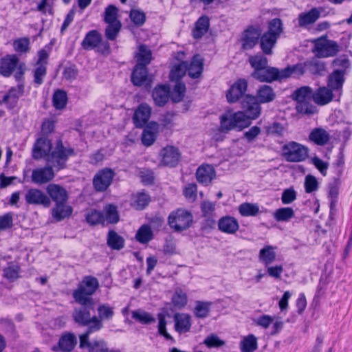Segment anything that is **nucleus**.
Masks as SVG:
<instances>
[{"instance_id": "nucleus-1", "label": "nucleus", "mask_w": 352, "mask_h": 352, "mask_svg": "<svg viewBox=\"0 0 352 352\" xmlns=\"http://www.w3.org/2000/svg\"><path fill=\"white\" fill-rule=\"evenodd\" d=\"M241 108L243 111L234 112L228 110L220 116L221 131H241L250 125L251 120L256 119L261 115V107L252 95L245 96L241 102Z\"/></svg>"}, {"instance_id": "nucleus-2", "label": "nucleus", "mask_w": 352, "mask_h": 352, "mask_svg": "<svg viewBox=\"0 0 352 352\" xmlns=\"http://www.w3.org/2000/svg\"><path fill=\"white\" fill-rule=\"evenodd\" d=\"M73 155L74 149L65 146L62 141L58 140L52 147L51 142L45 137L37 139L32 153L34 159L45 157L48 164L57 170L63 168L68 158Z\"/></svg>"}, {"instance_id": "nucleus-3", "label": "nucleus", "mask_w": 352, "mask_h": 352, "mask_svg": "<svg viewBox=\"0 0 352 352\" xmlns=\"http://www.w3.org/2000/svg\"><path fill=\"white\" fill-rule=\"evenodd\" d=\"M135 58L137 65L133 71L131 81L133 85L141 86L147 79L148 72L146 66L151 60V52L146 45H141L139 46Z\"/></svg>"}, {"instance_id": "nucleus-4", "label": "nucleus", "mask_w": 352, "mask_h": 352, "mask_svg": "<svg viewBox=\"0 0 352 352\" xmlns=\"http://www.w3.org/2000/svg\"><path fill=\"white\" fill-rule=\"evenodd\" d=\"M98 287V280L93 276H85L73 292L75 301L81 305H94L91 296Z\"/></svg>"}, {"instance_id": "nucleus-5", "label": "nucleus", "mask_w": 352, "mask_h": 352, "mask_svg": "<svg viewBox=\"0 0 352 352\" xmlns=\"http://www.w3.org/2000/svg\"><path fill=\"white\" fill-rule=\"evenodd\" d=\"M312 90L309 87H302L293 94V98L297 102L296 110L305 114H313L314 107L311 103Z\"/></svg>"}, {"instance_id": "nucleus-6", "label": "nucleus", "mask_w": 352, "mask_h": 352, "mask_svg": "<svg viewBox=\"0 0 352 352\" xmlns=\"http://www.w3.org/2000/svg\"><path fill=\"white\" fill-rule=\"evenodd\" d=\"M283 155L288 162H298L308 157V148L296 142H289L283 147Z\"/></svg>"}, {"instance_id": "nucleus-7", "label": "nucleus", "mask_w": 352, "mask_h": 352, "mask_svg": "<svg viewBox=\"0 0 352 352\" xmlns=\"http://www.w3.org/2000/svg\"><path fill=\"white\" fill-rule=\"evenodd\" d=\"M192 221V217L190 212L184 209H178L172 212L168 217L170 227L176 231L187 229Z\"/></svg>"}, {"instance_id": "nucleus-8", "label": "nucleus", "mask_w": 352, "mask_h": 352, "mask_svg": "<svg viewBox=\"0 0 352 352\" xmlns=\"http://www.w3.org/2000/svg\"><path fill=\"white\" fill-rule=\"evenodd\" d=\"M338 44L329 40L319 38L315 41L314 52L319 58H327L335 56L338 52Z\"/></svg>"}, {"instance_id": "nucleus-9", "label": "nucleus", "mask_w": 352, "mask_h": 352, "mask_svg": "<svg viewBox=\"0 0 352 352\" xmlns=\"http://www.w3.org/2000/svg\"><path fill=\"white\" fill-rule=\"evenodd\" d=\"M50 52L42 49L38 52V60L36 63V68L34 72V82L41 85L43 82V78L47 73L46 66L49 58Z\"/></svg>"}, {"instance_id": "nucleus-10", "label": "nucleus", "mask_w": 352, "mask_h": 352, "mask_svg": "<svg viewBox=\"0 0 352 352\" xmlns=\"http://www.w3.org/2000/svg\"><path fill=\"white\" fill-rule=\"evenodd\" d=\"M83 307L75 309L73 313V318L76 322L81 325H95L96 321L100 322L96 316H91L90 309H93L94 305H82Z\"/></svg>"}, {"instance_id": "nucleus-11", "label": "nucleus", "mask_w": 352, "mask_h": 352, "mask_svg": "<svg viewBox=\"0 0 352 352\" xmlns=\"http://www.w3.org/2000/svg\"><path fill=\"white\" fill-rule=\"evenodd\" d=\"M24 87L23 85H18L16 87H11L6 93L0 100L1 104H4L9 110L14 109L18 103L19 98L23 95Z\"/></svg>"}, {"instance_id": "nucleus-12", "label": "nucleus", "mask_w": 352, "mask_h": 352, "mask_svg": "<svg viewBox=\"0 0 352 352\" xmlns=\"http://www.w3.org/2000/svg\"><path fill=\"white\" fill-rule=\"evenodd\" d=\"M25 201L28 204L41 205L48 208L51 204L50 198L43 191L37 188H30L25 195Z\"/></svg>"}, {"instance_id": "nucleus-13", "label": "nucleus", "mask_w": 352, "mask_h": 352, "mask_svg": "<svg viewBox=\"0 0 352 352\" xmlns=\"http://www.w3.org/2000/svg\"><path fill=\"white\" fill-rule=\"evenodd\" d=\"M261 36V30L253 26L248 27L242 34L241 45L243 50L252 49Z\"/></svg>"}, {"instance_id": "nucleus-14", "label": "nucleus", "mask_w": 352, "mask_h": 352, "mask_svg": "<svg viewBox=\"0 0 352 352\" xmlns=\"http://www.w3.org/2000/svg\"><path fill=\"white\" fill-rule=\"evenodd\" d=\"M248 82L244 79L236 80L227 91L226 98L228 102L234 103L241 98L247 90Z\"/></svg>"}, {"instance_id": "nucleus-15", "label": "nucleus", "mask_w": 352, "mask_h": 352, "mask_svg": "<svg viewBox=\"0 0 352 352\" xmlns=\"http://www.w3.org/2000/svg\"><path fill=\"white\" fill-rule=\"evenodd\" d=\"M252 76L261 82H270L276 80L283 79V77H281V70L267 66L258 72H253Z\"/></svg>"}, {"instance_id": "nucleus-16", "label": "nucleus", "mask_w": 352, "mask_h": 352, "mask_svg": "<svg viewBox=\"0 0 352 352\" xmlns=\"http://www.w3.org/2000/svg\"><path fill=\"white\" fill-rule=\"evenodd\" d=\"M114 174L111 169H103L98 172L94 178V186L98 191H104L111 184Z\"/></svg>"}, {"instance_id": "nucleus-17", "label": "nucleus", "mask_w": 352, "mask_h": 352, "mask_svg": "<svg viewBox=\"0 0 352 352\" xmlns=\"http://www.w3.org/2000/svg\"><path fill=\"white\" fill-rule=\"evenodd\" d=\"M77 344V338L74 333H65L61 336L58 345L54 346V351L70 352Z\"/></svg>"}, {"instance_id": "nucleus-18", "label": "nucleus", "mask_w": 352, "mask_h": 352, "mask_svg": "<svg viewBox=\"0 0 352 352\" xmlns=\"http://www.w3.org/2000/svg\"><path fill=\"white\" fill-rule=\"evenodd\" d=\"M162 157L161 163L164 166H175L177 164L180 153L178 149L174 146H166L160 153Z\"/></svg>"}, {"instance_id": "nucleus-19", "label": "nucleus", "mask_w": 352, "mask_h": 352, "mask_svg": "<svg viewBox=\"0 0 352 352\" xmlns=\"http://www.w3.org/2000/svg\"><path fill=\"white\" fill-rule=\"evenodd\" d=\"M151 113V109L147 104H140L133 116V121L135 126L138 128L143 127L149 120Z\"/></svg>"}, {"instance_id": "nucleus-20", "label": "nucleus", "mask_w": 352, "mask_h": 352, "mask_svg": "<svg viewBox=\"0 0 352 352\" xmlns=\"http://www.w3.org/2000/svg\"><path fill=\"white\" fill-rule=\"evenodd\" d=\"M52 166L36 168L32 171V181L36 184H43L51 181L54 177Z\"/></svg>"}, {"instance_id": "nucleus-21", "label": "nucleus", "mask_w": 352, "mask_h": 352, "mask_svg": "<svg viewBox=\"0 0 352 352\" xmlns=\"http://www.w3.org/2000/svg\"><path fill=\"white\" fill-rule=\"evenodd\" d=\"M46 191L50 197L56 204L66 202L68 198L67 190L62 186L50 184L47 186Z\"/></svg>"}, {"instance_id": "nucleus-22", "label": "nucleus", "mask_w": 352, "mask_h": 352, "mask_svg": "<svg viewBox=\"0 0 352 352\" xmlns=\"http://www.w3.org/2000/svg\"><path fill=\"white\" fill-rule=\"evenodd\" d=\"M215 170L212 166L209 164H202L196 172L197 181L203 185L207 186L215 177Z\"/></svg>"}, {"instance_id": "nucleus-23", "label": "nucleus", "mask_w": 352, "mask_h": 352, "mask_svg": "<svg viewBox=\"0 0 352 352\" xmlns=\"http://www.w3.org/2000/svg\"><path fill=\"white\" fill-rule=\"evenodd\" d=\"M160 125L151 122L144 129L142 135V142L146 146H151L155 141L159 133Z\"/></svg>"}, {"instance_id": "nucleus-24", "label": "nucleus", "mask_w": 352, "mask_h": 352, "mask_svg": "<svg viewBox=\"0 0 352 352\" xmlns=\"http://www.w3.org/2000/svg\"><path fill=\"white\" fill-rule=\"evenodd\" d=\"M218 228L220 231L227 234H234L239 228L238 221L233 217L224 216L219 219Z\"/></svg>"}, {"instance_id": "nucleus-25", "label": "nucleus", "mask_w": 352, "mask_h": 352, "mask_svg": "<svg viewBox=\"0 0 352 352\" xmlns=\"http://www.w3.org/2000/svg\"><path fill=\"white\" fill-rule=\"evenodd\" d=\"M277 248L273 245H265L258 252V261L265 266H268L276 261Z\"/></svg>"}, {"instance_id": "nucleus-26", "label": "nucleus", "mask_w": 352, "mask_h": 352, "mask_svg": "<svg viewBox=\"0 0 352 352\" xmlns=\"http://www.w3.org/2000/svg\"><path fill=\"white\" fill-rule=\"evenodd\" d=\"M18 58L16 55H7L0 60V74L8 77L11 75L17 65Z\"/></svg>"}, {"instance_id": "nucleus-27", "label": "nucleus", "mask_w": 352, "mask_h": 352, "mask_svg": "<svg viewBox=\"0 0 352 352\" xmlns=\"http://www.w3.org/2000/svg\"><path fill=\"white\" fill-rule=\"evenodd\" d=\"M175 329L179 333H185L191 327V317L187 314H176L174 316Z\"/></svg>"}, {"instance_id": "nucleus-28", "label": "nucleus", "mask_w": 352, "mask_h": 352, "mask_svg": "<svg viewBox=\"0 0 352 352\" xmlns=\"http://www.w3.org/2000/svg\"><path fill=\"white\" fill-rule=\"evenodd\" d=\"M333 91L326 87H319L312 95L314 102L318 105L329 103L333 99Z\"/></svg>"}, {"instance_id": "nucleus-29", "label": "nucleus", "mask_w": 352, "mask_h": 352, "mask_svg": "<svg viewBox=\"0 0 352 352\" xmlns=\"http://www.w3.org/2000/svg\"><path fill=\"white\" fill-rule=\"evenodd\" d=\"M256 102L260 105L261 103H268L273 101L276 97V94L273 89L268 85H263L260 87L257 91Z\"/></svg>"}, {"instance_id": "nucleus-30", "label": "nucleus", "mask_w": 352, "mask_h": 352, "mask_svg": "<svg viewBox=\"0 0 352 352\" xmlns=\"http://www.w3.org/2000/svg\"><path fill=\"white\" fill-rule=\"evenodd\" d=\"M153 98L157 106H164L168 100L170 89L166 85H159L153 91Z\"/></svg>"}, {"instance_id": "nucleus-31", "label": "nucleus", "mask_w": 352, "mask_h": 352, "mask_svg": "<svg viewBox=\"0 0 352 352\" xmlns=\"http://www.w3.org/2000/svg\"><path fill=\"white\" fill-rule=\"evenodd\" d=\"M344 70H334L329 76L328 87L332 91H339L342 89L344 81Z\"/></svg>"}, {"instance_id": "nucleus-32", "label": "nucleus", "mask_w": 352, "mask_h": 352, "mask_svg": "<svg viewBox=\"0 0 352 352\" xmlns=\"http://www.w3.org/2000/svg\"><path fill=\"white\" fill-rule=\"evenodd\" d=\"M330 139L329 133L322 128L313 129L309 135V140L319 146L325 145Z\"/></svg>"}, {"instance_id": "nucleus-33", "label": "nucleus", "mask_w": 352, "mask_h": 352, "mask_svg": "<svg viewBox=\"0 0 352 352\" xmlns=\"http://www.w3.org/2000/svg\"><path fill=\"white\" fill-rule=\"evenodd\" d=\"M259 38L260 47L263 52L266 55H271L272 54V49L274 47L278 38L266 32Z\"/></svg>"}, {"instance_id": "nucleus-34", "label": "nucleus", "mask_w": 352, "mask_h": 352, "mask_svg": "<svg viewBox=\"0 0 352 352\" xmlns=\"http://www.w3.org/2000/svg\"><path fill=\"white\" fill-rule=\"evenodd\" d=\"M320 16V12L317 8H312L309 12H302L298 15V25L307 27L315 23Z\"/></svg>"}, {"instance_id": "nucleus-35", "label": "nucleus", "mask_w": 352, "mask_h": 352, "mask_svg": "<svg viewBox=\"0 0 352 352\" xmlns=\"http://www.w3.org/2000/svg\"><path fill=\"white\" fill-rule=\"evenodd\" d=\"M307 70L308 69L306 61L304 63L288 66L286 68L281 69V77H283V79L292 76L298 77L303 75Z\"/></svg>"}, {"instance_id": "nucleus-36", "label": "nucleus", "mask_w": 352, "mask_h": 352, "mask_svg": "<svg viewBox=\"0 0 352 352\" xmlns=\"http://www.w3.org/2000/svg\"><path fill=\"white\" fill-rule=\"evenodd\" d=\"M101 41V35L96 30H91L86 34L82 42V46L85 50H92L97 47Z\"/></svg>"}, {"instance_id": "nucleus-37", "label": "nucleus", "mask_w": 352, "mask_h": 352, "mask_svg": "<svg viewBox=\"0 0 352 352\" xmlns=\"http://www.w3.org/2000/svg\"><path fill=\"white\" fill-rule=\"evenodd\" d=\"M72 207L68 205H65V203H62L56 205V206L52 209V215L56 221H60L65 218L69 217L72 214Z\"/></svg>"}, {"instance_id": "nucleus-38", "label": "nucleus", "mask_w": 352, "mask_h": 352, "mask_svg": "<svg viewBox=\"0 0 352 352\" xmlns=\"http://www.w3.org/2000/svg\"><path fill=\"white\" fill-rule=\"evenodd\" d=\"M210 25L209 18L206 16H201L195 23L192 35L195 38L202 37L208 30Z\"/></svg>"}, {"instance_id": "nucleus-39", "label": "nucleus", "mask_w": 352, "mask_h": 352, "mask_svg": "<svg viewBox=\"0 0 352 352\" xmlns=\"http://www.w3.org/2000/svg\"><path fill=\"white\" fill-rule=\"evenodd\" d=\"M294 215V210L290 207L280 208L273 212V217L277 222H289Z\"/></svg>"}, {"instance_id": "nucleus-40", "label": "nucleus", "mask_w": 352, "mask_h": 352, "mask_svg": "<svg viewBox=\"0 0 352 352\" xmlns=\"http://www.w3.org/2000/svg\"><path fill=\"white\" fill-rule=\"evenodd\" d=\"M186 71L189 76L192 78H198L203 71V60L199 55H195L188 67H187Z\"/></svg>"}, {"instance_id": "nucleus-41", "label": "nucleus", "mask_w": 352, "mask_h": 352, "mask_svg": "<svg viewBox=\"0 0 352 352\" xmlns=\"http://www.w3.org/2000/svg\"><path fill=\"white\" fill-rule=\"evenodd\" d=\"M238 210L243 217H255L260 212L257 204L245 202L239 206Z\"/></svg>"}, {"instance_id": "nucleus-42", "label": "nucleus", "mask_w": 352, "mask_h": 352, "mask_svg": "<svg viewBox=\"0 0 352 352\" xmlns=\"http://www.w3.org/2000/svg\"><path fill=\"white\" fill-rule=\"evenodd\" d=\"M257 346V339L252 334L243 337L240 344L241 352H254Z\"/></svg>"}, {"instance_id": "nucleus-43", "label": "nucleus", "mask_w": 352, "mask_h": 352, "mask_svg": "<svg viewBox=\"0 0 352 352\" xmlns=\"http://www.w3.org/2000/svg\"><path fill=\"white\" fill-rule=\"evenodd\" d=\"M104 225L118 222L119 214L115 206L112 204L106 206L104 208Z\"/></svg>"}, {"instance_id": "nucleus-44", "label": "nucleus", "mask_w": 352, "mask_h": 352, "mask_svg": "<svg viewBox=\"0 0 352 352\" xmlns=\"http://www.w3.org/2000/svg\"><path fill=\"white\" fill-rule=\"evenodd\" d=\"M150 201L149 196L144 192H138L132 196L131 206L137 210H142Z\"/></svg>"}, {"instance_id": "nucleus-45", "label": "nucleus", "mask_w": 352, "mask_h": 352, "mask_svg": "<svg viewBox=\"0 0 352 352\" xmlns=\"http://www.w3.org/2000/svg\"><path fill=\"white\" fill-rule=\"evenodd\" d=\"M153 237V232L150 226L147 225L142 226L135 234V239L141 243H147Z\"/></svg>"}, {"instance_id": "nucleus-46", "label": "nucleus", "mask_w": 352, "mask_h": 352, "mask_svg": "<svg viewBox=\"0 0 352 352\" xmlns=\"http://www.w3.org/2000/svg\"><path fill=\"white\" fill-rule=\"evenodd\" d=\"M211 305L210 302L197 301L194 308L195 316L199 318H206L209 315Z\"/></svg>"}, {"instance_id": "nucleus-47", "label": "nucleus", "mask_w": 352, "mask_h": 352, "mask_svg": "<svg viewBox=\"0 0 352 352\" xmlns=\"http://www.w3.org/2000/svg\"><path fill=\"white\" fill-rule=\"evenodd\" d=\"M249 63L252 67L254 68V72L261 70L267 65V58L263 54H257L249 57Z\"/></svg>"}, {"instance_id": "nucleus-48", "label": "nucleus", "mask_w": 352, "mask_h": 352, "mask_svg": "<svg viewBox=\"0 0 352 352\" xmlns=\"http://www.w3.org/2000/svg\"><path fill=\"white\" fill-rule=\"evenodd\" d=\"M172 302L173 305L178 309L184 307L188 302V298L186 292L180 288H177L173 295Z\"/></svg>"}, {"instance_id": "nucleus-49", "label": "nucleus", "mask_w": 352, "mask_h": 352, "mask_svg": "<svg viewBox=\"0 0 352 352\" xmlns=\"http://www.w3.org/2000/svg\"><path fill=\"white\" fill-rule=\"evenodd\" d=\"M107 244L112 249L120 250L124 247V239L116 232L111 230L108 234Z\"/></svg>"}, {"instance_id": "nucleus-50", "label": "nucleus", "mask_w": 352, "mask_h": 352, "mask_svg": "<svg viewBox=\"0 0 352 352\" xmlns=\"http://www.w3.org/2000/svg\"><path fill=\"white\" fill-rule=\"evenodd\" d=\"M86 220L90 225H104V214L99 210L91 209L86 214Z\"/></svg>"}, {"instance_id": "nucleus-51", "label": "nucleus", "mask_w": 352, "mask_h": 352, "mask_svg": "<svg viewBox=\"0 0 352 352\" xmlns=\"http://www.w3.org/2000/svg\"><path fill=\"white\" fill-rule=\"evenodd\" d=\"M187 65L182 62L177 65H175L170 70V79L171 81H178L186 74Z\"/></svg>"}, {"instance_id": "nucleus-52", "label": "nucleus", "mask_w": 352, "mask_h": 352, "mask_svg": "<svg viewBox=\"0 0 352 352\" xmlns=\"http://www.w3.org/2000/svg\"><path fill=\"white\" fill-rule=\"evenodd\" d=\"M132 318L142 324H149L155 321L150 314L140 309L133 311Z\"/></svg>"}, {"instance_id": "nucleus-53", "label": "nucleus", "mask_w": 352, "mask_h": 352, "mask_svg": "<svg viewBox=\"0 0 352 352\" xmlns=\"http://www.w3.org/2000/svg\"><path fill=\"white\" fill-rule=\"evenodd\" d=\"M67 97L65 91L63 90L56 91L53 96V104L56 109H61L67 104Z\"/></svg>"}, {"instance_id": "nucleus-54", "label": "nucleus", "mask_w": 352, "mask_h": 352, "mask_svg": "<svg viewBox=\"0 0 352 352\" xmlns=\"http://www.w3.org/2000/svg\"><path fill=\"white\" fill-rule=\"evenodd\" d=\"M98 317H97V319H99L100 322L104 320L111 319L114 314L113 308L107 304L100 305L98 307ZM101 323L102 324V322Z\"/></svg>"}, {"instance_id": "nucleus-55", "label": "nucleus", "mask_w": 352, "mask_h": 352, "mask_svg": "<svg viewBox=\"0 0 352 352\" xmlns=\"http://www.w3.org/2000/svg\"><path fill=\"white\" fill-rule=\"evenodd\" d=\"M283 32V23L280 19H274L269 23L267 34L278 38Z\"/></svg>"}, {"instance_id": "nucleus-56", "label": "nucleus", "mask_w": 352, "mask_h": 352, "mask_svg": "<svg viewBox=\"0 0 352 352\" xmlns=\"http://www.w3.org/2000/svg\"><path fill=\"white\" fill-rule=\"evenodd\" d=\"M304 187L307 193H311L318 190L319 183L316 177L307 175L305 179Z\"/></svg>"}, {"instance_id": "nucleus-57", "label": "nucleus", "mask_w": 352, "mask_h": 352, "mask_svg": "<svg viewBox=\"0 0 352 352\" xmlns=\"http://www.w3.org/2000/svg\"><path fill=\"white\" fill-rule=\"evenodd\" d=\"M104 20L107 24L120 22L118 19V9L116 6L110 5L107 7L104 12Z\"/></svg>"}, {"instance_id": "nucleus-58", "label": "nucleus", "mask_w": 352, "mask_h": 352, "mask_svg": "<svg viewBox=\"0 0 352 352\" xmlns=\"http://www.w3.org/2000/svg\"><path fill=\"white\" fill-rule=\"evenodd\" d=\"M122 25L120 22H116V23H108L105 30V36L107 39L113 41L116 38Z\"/></svg>"}, {"instance_id": "nucleus-59", "label": "nucleus", "mask_w": 352, "mask_h": 352, "mask_svg": "<svg viewBox=\"0 0 352 352\" xmlns=\"http://www.w3.org/2000/svg\"><path fill=\"white\" fill-rule=\"evenodd\" d=\"M186 86L184 83L177 82L171 94V98L174 102H180L184 96Z\"/></svg>"}, {"instance_id": "nucleus-60", "label": "nucleus", "mask_w": 352, "mask_h": 352, "mask_svg": "<svg viewBox=\"0 0 352 352\" xmlns=\"http://www.w3.org/2000/svg\"><path fill=\"white\" fill-rule=\"evenodd\" d=\"M30 39L28 38H21L13 43L14 49L18 53H26L30 48Z\"/></svg>"}, {"instance_id": "nucleus-61", "label": "nucleus", "mask_w": 352, "mask_h": 352, "mask_svg": "<svg viewBox=\"0 0 352 352\" xmlns=\"http://www.w3.org/2000/svg\"><path fill=\"white\" fill-rule=\"evenodd\" d=\"M307 69L312 74H320L325 69L324 64L316 58L307 60Z\"/></svg>"}, {"instance_id": "nucleus-62", "label": "nucleus", "mask_w": 352, "mask_h": 352, "mask_svg": "<svg viewBox=\"0 0 352 352\" xmlns=\"http://www.w3.org/2000/svg\"><path fill=\"white\" fill-rule=\"evenodd\" d=\"M296 199V192L294 188H289L283 190L281 195V201L285 205L292 204Z\"/></svg>"}, {"instance_id": "nucleus-63", "label": "nucleus", "mask_w": 352, "mask_h": 352, "mask_svg": "<svg viewBox=\"0 0 352 352\" xmlns=\"http://www.w3.org/2000/svg\"><path fill=\"white\" fill-rule=\"evenodd\" d=\"M266 267L267 274L269 276L279 280L281 278L283 272V266L282 265H268Z\"/></svg>"}, {"instance_id": "nucleus-64", "label": "nucleus", "mask_w": 352, "mask_h": 352, "mask_svg": "<svg viewBox=\"0 0 352 352\" xmlns=\"http://www.w3.org/2000/svg\"><path fill=\"white\" fill-rule=\"evenodd\" d=\"M158 331L159 333L163 336L166 340H173L172 336L166 331V321L165 316L162 314L158 315Z\"/></svg>"}]
</instances>
